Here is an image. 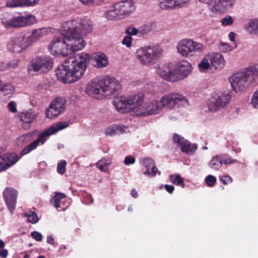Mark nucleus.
<instances>
[{
  "label": "nucleus",
  "mask_w": 258,
  "mask_h": 258,
  "mask_svg": "<svg viewBox=\"0 0 258 258\" xmlns=\"http://www.w3.org/2000/svg\"><path fill=\"white\" fill-rule=\"evenodd\" d=\"M89 58L88 54L81 52L64 60L56 71L58 79L69 84L80 79L86 70V63Z\"/></svg>",
  "instance_id": "f257e3e1"
},
{
  "label": "nucleus",
  "mask_w": 258,
  "mask_h": 258,
  "mask_svg": "<svg viewBox=\"0 0 258 258\" xmlns=\"http://www.w3.org/2000/svg\"><path fill=\"white\" fill-rule=\"evenodd\" d=\"M62 37H56L52 41L50 45L51 49L55 52L67 56L74 53V52L82 49L86 45V43L81 38L77 39L64 28L62 24L61 29Z\"/></svg>",
  "instance_id": "f03ea898"
},
{
  "label": "nucleus",
  "mask_w": 258,
  "mask_h": 258,
  "mask_svg": "<svg viewBox=\"0 0 258 258\" xmlns=\"http://www.w3.org/2000/svg\"><path fill=\"white\" fill-rule=\"evenodd\" d=\"M120 89V84L114 78L94 79L88 84L85 91L89 95L100 99L111 95Z\"/></svg>",
  "instance_id": "7ed1b4c3"
},
{
  "label": "nucleus",
  "mask_w": 258,
  "mask_h": 258,
  "mask_svg": "<svg viewBox=\"0 0 258 258\" xmlns=\"http://www.w3.org/2000/svg\"><path fill=\"white\" fill-rule=\"evenodd\" d=\"M257 77V70L254 67H250L232 75L229 78V82L234 91L238 92L246 85L254 82Z\"/></svg>",
  "instance_id": "20e7f679"
},
{
  "label": "nucleus",
  "mask_w": 258,
  "mask_h": 258,
  "mask_svg": "<svg viewBox=\"0 0 258 258\" xmlns=\"http://www.w3.org/2000/svg\"><path fill=\"white\" fill-rule=\"evenodd\" d=\"M63 26L77 39L81 38L85 41L83 35H85L91 32L93 29L92 23L89 19H81L77 18L75 19L68 20L63 23Z\"/></svg>",
  "instance_id": "39448f33"
},
{
  "label": "nucleus",
  "mask_w": 258,
  "mask_h": 258,
  "mask_svg": "<svg viewBox=\"0 0 258 258\" xmlns=\"http://www.w3.org/2000/svg\"><path fill=\"white\" fill-rule=\"evenodd\" d=\"M162 52V48L158 45L141 47L136 52V57L141 64L151 66L160 59Z\"/></svg>",
  "instance_id": "423d86ee"
},
{
  "label": "nucleus",
  "mask_w": 258,
  "mask_h": 258,
  "mask_svg": "<svg viewBox=\"0 0 258 258\" xmlns=\"http://www.w3.org/2000/svg\"><path fill=\"white\" fill-rule=\"evenodd\" d=\"M67 121L58 122L55 125L51 126L49 128L44 130L39 134L38 138L26 146L21 152V155L23 156L30 153L31 151L35 150L40 144L43 145L45 142V137L53 135L57 132L62 130L69 125Z\"/></svg>",
  "instance_id": "0eeeda50"
},
{
  "label": "nucleus",
  "mask_w": 258,
  "mask_h": 258,
  "mask_svg": "<svg viewBox=\"0 0 258 258\" xmlns=\"http://www.w3.org/2000/svg\"><path fill=\"white\" fill-rule=\"evenodd\" d=\"M176 47L178 52L184 57L194 56L197 53L203 52L205 48L202 43L191 39H184L180 41Z\"/></svg>",
  "instance_id": "6e6552de"
},
{
  "label": "nucleus",
  "mask_w": 258,
  "mask_h": 258,
  "mask_svg": "<svg viewBox=\"0 0 258 258\" xmlns=\"http://www.w3.org/2000/svg\"><path fill=\"white\" fill-rule=\"evenodd\" d=\"M53 64V61L49 56L38 57L34 59L28 71L32 75L43 73L49 71Z\"/></svg>",
  "instance_id": "1a4fd4ad"
},
{
  "label": "nucleus",
  "mask_w": 258,
  "mask_h": 258,
  "mask_svg": "<svg viewBox=\"0 0 258 258\" xmlns=\"http://www.w3.org/2000/svg\"><path fill=\"white\" fill-rule=\"evenodd\" d=\"M159 103L160 106L158 107L161 110L164 107L172 108L176 105L185 106L188 105V101L185 97L177 93H173L163 97L159 101Z\"/></svg>",
  "instance_id": "9d476101"
},
{
  "label": "nucleus",
  "mask_w": 258,
  "mask_h": 258,
  "mask_svg": "<svg viewBox=\"0 0 258 258\" xmlns=\"http://www.w3.org/2000/svg\"><path fill=\"white\" fill-rule=\"evenodd\" d=\"M231 98V95L228 92H218L212 97L208 105V110L211 112L216 111L228 104Z\"/></svg>",
  "instance_id": "9b49d317"
},
{
  "label": "nucleus",
  "mask_w": 258,
  "mask_h": 258,
  "mask_svg": "<svg viewBox=\"0 0 258 258\" xmlns=\"http://www.w3.org/2000/svg\"><path fill=\"white\" fill-rule=\"evenodd\" d=\"M28 39V37H26L25 34H21L8 43V49L15 53H20L30 45V41Z\"/></svg>",
  "instance_id": "f8f14e48"
},
{
  "label": "nucleus",
  "mask_w": 258,
  "mask_h": 258,
  "mask_svg": "<svg viewBox=\"0 0 258 258\" xmlns=\"http://www.w3.org/2000/svg\"><path fill=\"white\" fill-rule=\"evenodd\" d=\"M66 101L61 97H57L49 105L46 110V116L52 119L61 114L66 109Z\"/></svg>",
  "instance_id": "ddd939ff"
},
{
  "label": "nucleus",
  "mask_w": 258,
  "mask_h": 258,
  "mask_svg": "<svg viewBox=\"0 0 258 258\" xmlns=\"http://www.w3.org/2000/svg\"><path fill=\"white\" fill-rule=\"evenodd\" d=\"M200 2L212 7V10L224 13L230 9L235 3V0H199Z\"/></svg>",
  "instance_id": "4468645a"
},
{
  "label": "nucleus",
  "mask_w": 258,
  "mask_h": 258,
  "mask_svg": "<svg viewBox=\"0 0 258 258\" xmlns=\"http://www.w3.org/2000/svg\"><path fill=\"white\" fill-rule=\"evenodd\" d=\"M35 18L32 15L14 17L10 20H3V23L6 27H20L33 24Z\"/></svg>",
  "instance_id": "2eb2a0df"
},
{
  "label": "nucleus",
  "mask_w": 258,
  "mask_h": 258,
  "mask_svg": "<svg viewBox=\"0 0 258 258\" xmlns=\"http://www.w3.org/2000/svg\"><path fill=\"white\" fill-rule=\"evenodd\" d=\"M18 193L12 187H7L3 191V196L6 206L12 214L16 208Z\"/></svg>",
  "instance_id": "dca6fc26"
},
{
  "label": "nucleus",
  "mask_w": 258,
  "mask_h": 258,
  "mask_svg": "<svg viewBox=\"0 0 258 258\" xmlns=\"http://www.w3.org/2000/svg\"><path fill=\"white\" fill-rule=\"evenodd\" d=\"M155 67L157 74L161 78L167 81L176 82L174 69L171 68L169 63H160Z\"/></svg>",
  "instance_id": "f3484780"
},
{
  "label": "nucleus",
  "mask_w": 258,
  "mask_h": 258,
  "mask_svg": "<svg viewBox=\"0 0 258 258\" xmlns=\"http://www.w3.org/2000/svg\"><path fill=\"white\" fill-rule=\"evenodd\" d=\"M173 142L178 144L181 151L187 155H193L197 149L196 144H192L189 141L177 134H174Z\"/></svg>",
  "instance_id": "a211bd4d"
},
{
  "label": "nucleus",
  "mask_w": 258,
  "mask_h": 258,
  "mask_svg": "<svg viewBox=\"0 0 258 258\" xmlns=\"http://www.w3.org/2000/svg\"><path fill=\"white\" fill-rule=\"evenodd\" d=\"M158 106H160L159 101L156 100L143 103L141 108L137 109L136 114L138 116H146L153 113H157L161 110Z\"/></svg>",
  "instance_id": "6ab92c4d"
},
{
  "label": "nucleus",
  "mask_w": 258,
  "mask_h": 258,
  "mask_svg": "<svg viewBox=\"0 0 258 258\" xmlns=\"http://www.w3.org/2000/svg\"><path fill=\"white\" fill-rule=\"evenodd\" d=\"M192 66L187 60H183L177 63L174 68L176 81L183 79L191 72Z\"/></svg>",
  "instance_id": "aec40b11"
},
{
  "label": "nucleus",
  "mask_w": 258,
  "mask_h": 258,
  "mask_svg": "<svg viewBox=\"0 0 258 258\" xmlns=\"http://www.w3.org/2000/svg\"><path fill=\"white\" fill-rule=\"evenodd\" d=\"M118 12L122 18L128 16L135 10L134 3L133 0H126L115 4Z\"/></svg>",
  "instance_id": "412c9836"
},
{
  "label": "nucleus",
  "mask_w": 258,
  "mask_h": 258,
  "mask_svg": "<svg viewBox=\"0 0 258 258\" xmlns=\"http://www.w3.org/2000/svg\"><path fill=\"white\" fill-rule=\"evenodd\" d=\"M19 159L18 155L12 153L0 156V172L4 171L15 164Z\"/></svg>",
  "instance_id": "4be33fe9"
},
{
  "label": "nucleus",
  "mask_w": 258,
  "mask_h": 258,
  "mask_svg": "<svg viewBox=\"0 0 258 258\" xmlns=\"http://www.w3.org/2000/svg\"><path fill=\"white\" fill-rule=\"evenodd\" d=\"M142 164L146 168V170L143 172L145 175L153 177L156 176L157 173L160 174V171L156 167L154 160L151 158L148 157L144 158Z\"/></svg>",
  "instance_id": "5701e85b"
},
{
  "label": "nucleus",
  "mask_w": 258,
  "mask_h": 258,
  "mask_svg": "<svg viewBox=\"0 0 258 258\" xmlns=\"http://www.w3.org/2000/svg\"><path fill=\"white\" fill-rule=\"evenodd\" d=\"M210 63L215 69L221 70L225 65L223 56L218 52H212L208 54Z\"/></svg>",
  "instance_id": "b1692460"
},
{
  "label": "nucleus",
  "mask_w": 258,
  "mask_h": 258,
  "mask_svg": "<svg viewBox=\"0 0 258 258\" xmlns=\"http://www.w3.org/2000/svg\"><path fill=\"white\" fill-rule=\"evenodd\" d=\"M127 105L129 108L134 109V112L136 113V110L138 108H141L143 104V96L142 94H137L126 97Z\"/></svg>",
  "instance_id": "393cba45"
},
{
  "label": "nucleus",
  "mask_w": 258,
  "mask_h": 258,
  "mask_svg": "<svg viewBox=\"0 0 258 258\" xmlns=\"http://www.w3.org/2000/svg\"><path fill=\"white\" fill-rule=\"evenodd\" d=\"M66 196L61 192H56L54 196L51 199V205L56 208L58 211H63L66 210L68 206H64L63 202L62 200L64 199Z\"/></svg>",
  "instance_id": "a878e982"
},
{
  "label": "nucleus",
  "mask_w": 258,
  "mask_h": 258,
  "mask_svg": "<svg viewBox=\"0 0 258 258\" xmlns=\"http://www.w3.org/2000/svg\"><path fill=\"white\" fill-rule=\"evenodd\" d=\"M47 29L42 28L33 30L31 33H25L26 36L28 37L29 41H30V45H31L33 43L39 40L40 38L45 35L47 34Z\"/></svg>",
  "instance_id": "bb28decb"
},
{
  "label": "nucleus",
  "mask_w": 258,
  "mask_h": 258,
  "mask_svg": "<svg viewBox=\"0 0 258 258\" xmlns=\"http://www.w3.org/2000/svg\"><path fill=\"white\" fill-rule=\"evenodd\" d=\"M93 61V66L99 68L106 67L109 63L107 57L104 53L96 54Z\"/></svg>",
  "instance_id": "cd10ccee"
},
{
  "label": "nucleus",
  "mask_w": 258,
  "mask_h": 258,
  "mask_svg": "<svg viewBox=\"0 0 258 258\" xmlns=\"http://www.w3.org/2000/svg\"><path fill=\"white\" fill-rule=\"evenodd\" d=\"M114 105L116 109L121 113L129 111L126 97H120L116 98L114 101Z\"/></svg>",
  "instance_id": "c85d7f7f"
},
{
  "label": "nucleus",
  "mask_w": 258,
  "mask_h": 258,
  "mask_svg": "<svg viewBox=\"0 0 258 258\" xmlns=\"http://www.w3.org/2000/svg\"><path fill=\"white\" fill-rule=\"evenodd\" d=\"M126 129H127V127L124 125L112 124L108 127L106 131V134L109 136H113L123 134L125 132Z\"/></svg>",
  "instance_id": "c756f323"
},
{
  "label": "nucleus",
  "mask_w": 258,
  "mask_h": 258,
  "mask_svg": "<svg viewBox=\"0 0 258 258\" xmlns=\"http://www.w3.org/2000/svg\"><path fill=\"white\" fill-rule=\"evenodd\" d=\"M245 30L250 35H258V19H252L245 26Z\"/></svg>",
  "instance_id": "7c9ffc66"
},
{
  "label": "nucleus",
  "mask_w": 258,
  "mask_h": 258,
  "mask_svg": "<svg viewBox=\"0 0 258 258\" xmlns=\"http://www.w3.org/2000/svg\"><path fill=\"white\" fill-rule=\"evenodd\" d=\"M35 119V114L30 111L23 112L21 115V120L23 121V127L28 129L29 127V124L33 122Z\"/></svg>",
  "instance_id": "2f4dec72"
},
{
  "label": "nucleus",
  "mask_w": 258,
  "mask_h": 258,
  "mask_svg": "<svg viewBox=\"0 0 258 258\" xmlns=\"http://www.w3.org/2000/svg\"><path fill=\"white\" fill-rule=\"evenodd\" d=\"M116 4L110 7L105 12V17L109 20L121 19V16L117 11Z\"/></svg>",
  "instance_id": "473e14b6"
},
{
  "label": "nucleus",
  "mask_w": 258,
  "mask_h": 258,
  "mask_svg": "<svg viewBox=\"0 0 258 258\" xmlns=\"http://www.w3.org/2000/svg\"><path fill=\"white\" fill-rule=\"evenodd\" d=\"M219 155L214 156L209 163V167L214 170H218L221 167L223 162H221Z\"/></svg>",
  "instance_id": "72a5a7b5"
},
{
  "label": "nucleus",
  "mask_w": 258,
  "mask_h": 258,
  "mask_svg": "<svg viewBox=\"0 0 258 258\" xmlns=\"http://www.w3.org/2000/svg\"><path fill=\"white\" fill-rule=\"evenodd\" d=\"M210 60L208 54L206 55L198 64V68L201 72H205L210 67Z\"/></svg>",
  "instance_id": "f704fd0d"
},
{
  "label": "nucleus",
  "mask_w": 258,
  "mask_h": 258,
  "mask_svg": "<svg viewBox=\"0 0 258 258\" xmlns=\"http://www.w3.org/2000/svg\"><path fill=\"white\" fill-rule=\"evenodd\" d=\"M2 94L4 98H7L10 97L14 91V88L10 84H5L0 88Z\"/></svg>",
  "instance_id": "c9c22d12"
},
{
  "label": "nucleus",
  "mask_w": 258,
  "mask_h": 258,
  "mask_svg": "<svg viewBox=\"0 0 258 258\" xmlns=\"http://www.w3.org/2000/svg\"><path fill=\"white\" fill-rule=\"evenodd\" d=\"M158 6L163 10H170L174 9L173 0H158Z\"/></svg>",
  "instance_id": "e433bc0d"
},
{
  "label": "nucleus",
  "mask_w": 258,
  "mask_h": 258,
  "mask_svg": "<svg viewBox=\"0 0 258 258\" xmlns=\"http://www.w3.org/2000/svg\"><path fill=\"white\" fill-rule=\"evenodd\" d=\"M32 134L31 133L22 135L17 138L16 140V143L18 146H22L30 141L32 138Z\"/></svg>",
  "instance_id": "4c0bfd02"
},
{
  "label": "nucleus",
  "mask_w": 258,
  "mask_h": 258,
  "mask_svg": "<svg viewBox=\"0 0 258 258\" xmlns=\"http://www.w3.org/2000/svg\"><path fill=\"white\" fill-rule=\"evenodd\" d=\"M154 28V24L149 23L146 24L139 29V32L141 34H147L151 32Z\"/></svg>",
  "instance_id": "58836bf2"
},
{
  "label": "nucleus",
  "mask_w": 258,
  "mask_h": 258,
  "mask_svg": "<svg viewBox=\"0 0 258 258\" xmlns=\"http://www.w3.org/2000/svg\"><path fill=\"white\" fill-rule=\"evenodd\" d=\"M170 180L175 184L180 186L182 187H184L183 179L179 174L172 175L170 176Z\"/></svg>",
  "instance_id": "ea45409f"
},
{
  "label": "nucleus",
  "mask_w": 258,
  "mask_h": 258,
  "mask_svg": "<svg viewBox=\"0 0 258 258\" xmlns=\"http://www.w3.org/2000/svg\"><path fill=\"white\" fill-rule=\"evenodd\" d=\"M109 165V163L106 161L105 160H101L99 161L96 163V166L101 171L108 172V166Z\"/></svg>",
  "instance_id": "a19ab883"
},
{
  "label": "nucleus",
  "mask_w": 258,
  "mask_h": 258,
  "mask_svg": "<svg viewBox=\"0 0 258 258\" xmlns=\"http://www.w3.org/2000/svg\"><path fill=\"white\" fill-rule=\"evenodd\" d=\"M219 156L220 157V158L221 159V162H223V164H229L237 162V160L232 159V158L228 155L220 154Z\"/></svg>",
  "instance_id": "79ce46f5"
},
{
  "label": "nucleus",
  "mask_w": 258,
  "mask_h": 258,
  "mask_svg": "<svg viewBox=\"0 0 258 258\" xmlns=\"http://www.w3.org/2000/svg\"><path fill=\"white\" fill-rule=\"evenodd\" d=\"M29 223L35 224L38 221L37 214L33 211H29L25 214Z\"/></svg>",
  "instance_id": "37998d69"
},
{
  "label": "nucleus",
  "mask_w": 258,
  "mask_h": 258,
  "mask_svg": "<svg viewBox=\"0 0 258 258\" xmlns=\"http://www.w3.org/2000/svg\"><path fill=\"white\" fill-rule=\"evenodd\" d=\"M6 6L9 7H22V0H8Z\"/></svg>",
  "instance_id": "c03bdc74"
},
{
  "label": "nucleus",
  "mask_w": 258,
  "mask_h": 258,
  "mask_svg": "<svg viewBox=\"0 0 258 258\" xmlns=\"http://www.w3.org/2000/svg\"><path fill=\"white\" fill-rule=\"evenodd\" d=\"M67 162L65 160L61 161L57 164V171L60 174H63L66 172V166Z\"/></svg>",
  "instance_id": "a18cd8bd"
},
{
  "label": "nucleus",
  "mask_w": 258,
  "mask_h": 258,
  "mask_svg": "<svg viewBox=\"0 0 258 258\" xmlns=\"http://www.w3.org/2000/svg\"><path fill=\"white\" fill-rule=\"evenodd\" d=\"M205 182L209 186H212L216 181V178L213 175H209L205 179Z\"/></svg>",
  "instance_id": "49530a36"
},
{
  "label": "nucleus",
  "mask_w": 258,
  "mask_h": 258,
  "mask_svg": "<svg viewBox=\"0 0 258 258\" xmlns=\"http://www.w3.org/2000/svg\"><path fill=\"white\" fill-rule=\"evenodd\" d=\"M174 9L181 8L187 3H188L190 0H173Z\"/></svg>",
  "instance_id": "de8ad7c7"
},
{
  "label": "nucleus",
  "mask_w": 258,
  "mask_h": 258,
  "mask_svg": "<svg viewBox=\"0 0 258 258\" xmlns=\"http://www.w3.org/2000/svg\"><path fill=\"white\" fill-rule=\"evenodd\" d=\"M233 23V20L231 16H228L221 19V23L222 25L227 26H230Z\"/></svg>",
  "instance_id": "09e8293b"
},
{
  "label": "nucleus",
  "mask_w": 258,
  "mask_h": 258,
  "mask_svg": "<svg viewBox=\"0 0 258 258\" xmlns=\"http://www.w3.org/2000/svg\"><path fill=\"white\" fill-rule=\"evenodd\" d=\"M219 49L222 52H227L232 50L231 47L226 43H221L219 45Z\"/></svg>",
  "instance_id": "8fccbe9b"
},
{
  "label": "nucleus",
  "mask_w": 258,
  "mask_h": 258,
  "mask_svg": "<svg viewBox=\"0 0 258 258\" xmlns=\"http://www.w3.org/2000/svg\"><path fill=\"white\" fill-rule=\"evenodd\" d=\"M251 103L254 108H258V90L253 95Z\"/></svg>",
  "instance_id": "3c124183"
},
{
  "label": "nucleus",
  "mask_w": 258,
  "mask_h": 258,
  "mask_svg": "<svg viewBox=\"0 0 258 258\" xmlns=\"http://www.w3.org/2000/svg\"><path fill=\"white\" fill-rule=\"evenodd\" d=\"M31 236L37 241H40L42 239V235L40 233L37 231L32 232L31 233Z\"/></svg>",
  "instance_id": "603ef678"
},
{
  "label": "nucleus",
  "mask_w": 258,
  "mask_h": 258,
  "mask_svg": "<svg viewBox=\"0 0 258 258\" xmlns=\"http://www.w3.org/2000/svg\"><path fill=\"white\" fill-rule=\"evenodd\" d=\"M104 0H80L84 4H93L94 5H99Z\"/></svg>",
  "instance_id": "864d4df0"
},
{
  "label": "nucleus",
  "mask_w": 258,
  "mask_h": 258,
  "mask_svg": "<svg viewBox=\"0 0 258 258\" xmlns=\"http://www.w3.org/2000/svg\"><path fill=\"white\" fill-rule=\"evenodd\" d=\"M18 63V60H13L10 62L7 63V67L9 69V70L15 69L17 67Z\"/></svg>",
  "instance_id": "5fc2aeb1"
},
{
  "label": "nucleus",
  "mask_w": 258,
  "mask_h": 258,
  "mask_svg": "<svg viewBox=\"0 0 258 258\" xmlns=\"http://www.w3.org/2000/svg\"><path fill=\"white\" fill-rule=\"evenodd\" d=\"M221 180L224 184L230 183L232 182V179L231 177L228 175L222 176L221 178Z\"/></svg>",
  "instance_id": "6e6d98bb"
},
{
  "label": "nucleus",
  "mask_w": 258,
  "mask_h": 258,
  "mask_svg": "<svg viewBox=\"0 0 258 258\" xmlns=\"http://www.w3.org/2000/svg\"><path fill=\"white\" fill-rule=\"evenodd\" d=\"M135 159L131 156H127L125 158L124 163L125 165L133 164L135 163Z\"/></svg>",
  "instance_id": "4d7b16f0"
},
{
  "label": "nucleus",
  "mask_w": 258,
  "mask_h": 258,
  "mask_svg": "<svg viewBox=\"0 0 258 258\" xmlns=\"http://www.w3.org/2000/svg\"><path fill=\"white\" fill-rule=\"evenodd\" d=\"M122 44L130 47L132 44L131 37L130 36H125L122 40Z\"/></svg>",
  "instance_id": "13d9d810"
},
{
  "label": "nucleus",
  "mask_w": 258,
  "mask_h": 258,
  "mask_svg": "<svg viewBox=\"0 0 258 258\" xmlns=\"http://www.w3.org/2000/svg\"><path fill=\"white\" fill-rule=\"evenodd\" d=\"M8 106L10 111L13 113L17 112L16 105L14 102H10L8 103Z\"/></svg>",
  "instance_id": "bf43d9fd"
},
{
  "label": "nucleus",
  "mask_w": 258,
  "mask_h": 258,
  "mask_svg": "<svg viewBox=\"0 0 258 258\" xmlns=\"http://www.w3.org/2000/svg\"><path fill=\"white\" fill-rule=\"evenodd\" d=\"M126 32L130 35H135L139 32V29L134 27H130L126 30Z\"/></svg>",
  "instance_id": "052dcab7"
},
{
  "label": "nucleus",
  "mask_w": 258,
  "mask_h": 258,
  "mask_svg": "<svg viewBox=\"0 0 258 258\" xmlns=\"http://www.w3.org/2000/svg\"><path fill=\"white\" fill-rule=\"evenodd\" d=\"M165 189L170 194H172L174 190V187L172 185L165 184L164 185Z\"/></svg>",
  "instance_id": "680f3d73"
},
{
  "label": "nucleus",
  "mask_w": 258,
  "mask_h": 258,
  "mask_svg": "<svg viewBox=\"0 0 258 258\" xmlns=\"http://www.w3.org/2000/svg\"><path fill=\"white\" fill-rule=\"evenodd\" d=\"M8 250L5 249H2L0 250V257L2 258H6L8 255Z\"/></svg>",
  "instance_id": "e2e57ef3"
},
{
  "label": "nucleus",
  "mask_w": 258,
  "mask_h": 258,
  "mask_svg": "<svg viewBox=\"0 0 258 258\" xmlns=\"http://www.w3.org/2000/svg\"><path fill=\"white\" fill-rule=\"evenodd\" d=\"M236 34L233 32H231L229 33L228 37L230 40L231 41H235V37Z\"/></svg>",
  "instance_id": "0e129e2a"
},
{
  "label": "nucleus",
  "mask_w": 258,
  "mask_h": 258,
  "mask_svg": "<svg viewBox=\"0 0 258 258\" xmlns=\"http://www.w3.org/2000/svg\"><path fill=\"white\" fill-rule=\"evenodd\" d=\"M39 0H28L27 6H33L37 4Z\"/></svg>",
  "instance_id": "69168bd1"
},
{
  "label": "nucleus",
  "mask_w": 258,
  "mask_h": 258,
  "mask_svg": "<svg viewBox=\"0 0 258 258\" xmlns=\"http://www.w3.org/2000/svg\"><path fill=\"white\" fill-rule=\"evenodd\" d=\"M47 242L52 245L54 243V240L52 236H47Z\"/></svg>",
  "instance_id": "338daca9"
},
{
  "label": "nucleus",
  "mask_w": 258,
  "mask_h": 258,
  "mask_svg": "<svg viewBox=\"0 0 258 258\" xmlns=\"http://www.w3.org/2000/svg\"><path fill=\"white\" fill-rule=\"evenodd\" d=\"M7 63H2L1 65L0 66V69L1 70H9L8 68L7 67Z\"/></svg>",
  "instance_id": "774afa93"
}]
</instances>
